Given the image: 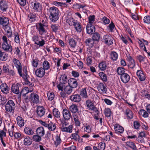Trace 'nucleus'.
<instances>
[{
    "label": "nucleus",
    "mask_w": 150,
    "mask_h": 150,
    "mask_svg": "<svg viewBox=\"0 0 150 150\" xmlns=\"http://www.w3.org/2000/svg\"><path fill=\"white\" fill-rule=\"evenodd\" d=\"M47 23L45 22L42 20L41 22L37 23L36 27L37 30L39 32V35H43L47 33L46 29L47 28Z\"/></svg>",
    "instance_id": "f257e3e1"
},
{
    "label": "nucleus",
    "mask_w": 150,
    "mask_h": 150,
    "mask_svg": "<svg viewBox=\"0 0 150 150\" xmlns=\"http://www.w3.org/2000/svg\"><path fill=\"white\" fill-rule=\"evenodd\" d=\"M50 15V18L52 22H55L59 18V10L58 8L55 7H52L50 8L49 10Z\"/></svg>",
    "instance_id": "f03ea898"
},
{
    "label": "nucleus",
    "mask_w": 150,
    "mask_h": 150,
    "mask_svg": "<svg viewBox=\"0 0 150 150\" xmlns=\"http://www.w3.org/2000/svg\"><path fill=\"white\" fill-rule=\"evenodd\" d=\"M2 40L3 42L1 46L2 49L6 52L11 53L13 50L12 47L10 44H8L6 36L5 35L3 36Z\"/></svg>",
    "instance_id": "7ed1b4c3"
},
{
    "label": "nucleus",
    "mask_w": 150,
    "mask_h": 150,
    "mask_svg": "<svg viewBox=\"0 0 150 150\" xmlns=\"http://www.w3.org/2000/svg\"><path fill=\"white\" fill-rule=\"evenodd\" d=\"M59 79L60 81L59 83L57 85V87L59 90L63 91L64 85L68 82L67 76L65 74L61 75Z\"/></svg>",
    "instance_id": "20e7f679"
},
{
    "label": "nucleus",
    "mask_w": 150,
    "mask_h": 150,
    "mask_svg": "<svg viewBox=\"0 0 150 150\" xmlns=\"http://www.w3.org/2000/svg\"><path fill=\"white\" fill-rule=\"evenodd\" d=\"M15 108V103L12 100H8L5 105V110L9 112H13Z\"/></svg>",
    "instance_id": "39448f33"
},
{
    "label": "nucleus",
    "mask_w": 150,
    "mask_h": 150,
    "mask_svg": "<svg viewBox=\"0 0 150 150\" xmlns=\"http://www.w3.org/2000/svg\"><path fill=\"white\" fill-rule=\"evenodd\" d=\"M114 39L110 35H105L103 37L102 42L108 46H109L113 44Z\"/></svg>",
    "instance_id": "423d86ee"
},
{
    "label": "nucleus",
    "mask_w": 150,
    "mask_h": 150,
    "mask_svg": "<svg viewBox=\"0 0 150 150\" xmlns=\"http://www.w3.org/2000/svg\"><path fill=\"white\" fill-rule=\"evenodd\" d=\"M29 100L31 103H38L39 102L38 95L35 93H32L30 96Z\"/></svg>",
    "instance_id": "0eeeda50"
},
{
    "label": "nucleus",
    "mask_w": 150,
    "mask_h": 150,
    "mask_svg": "<svg viewBox=\"0 0 150 150\" xmlns=\"http://www.w3.org/2000/svg\"><path fill=\"white\" fill-rule=\"evenodd\" d=\"M9 23V18L2 16H0V27L2 28L6 27Z\"/></svg>",
    "instance_id": "6e6552de"
},
{
    "label": "nucleus",
    "mask_w": 150,
    "mask_h": 150,
    "mask_svg": "<svg viewBox=\"0 0 150 150\" xmlns=\"http://www.w3.org/2000/svg\"><path fill=\"white\" fill-rule=\"evenodd\" d=\"M31 4L33 7V9L35 11L40 12L42 11V5L40 3L35 1L31 2Z\"/></svg>",
    "instance_id": "1a4fd4ad"
},
{
    "label": "nucleus",
    "mask_w": 150,
    "mask_h": 150,
    "mask_svg": "<svg viewBox=\"0 0 150 150\" xmlns=\"http://www.w3.org/2000/svg\"><path fill=\"white\" fill-rule=\"evenodd\" d=\"M13 62L15 65L19 75L22 76L21 71L22 67L19 61L16 58H14L13 60Z\"/></svg>",
    "instance_id": "9d476101"
},
{
    "label": "nucleus",
    "mask_w": 150,
    "mask_h": 150,
    "mask_svg": "<svg viewBox=\"0 0 150 150\" xmlns=\"http://www.w3.org/2000/svg\"><path fill=\"white\" fill-rule=\"evenodd\" d=\"M70 110L71 112H84L85 111L83 110V108L81 107H78L76 105H72L70 107Z\"/></svg>",
    "instance_id": "9b49d317"
},
{
    "label": "nucleus",
    "mask_w": 150,
    "mask_h": 150,
    "mask_svg": "<svg viewBox=\"0 0 150 150\" xmlns=\"http://www.w3.org/2000/svg\"><path fill=\"white\" fill-rule=\"evenodd\" d=\"M86 104L87 106L90 110H93L95 112H98V109L95 107L94 104L90 100H87L86 101Z\"/></svg>",
    "instance_id": "f8f14e48"
},
{
    "label": "nucleus",
    "mask_w": 150,
    "mask_h": 150,
    "mask_svg": "<svg viewBox=\"0 0 150 150\" xmlns=\"http://www.w3.org/2000/svg\"><path fill=\"white\" fill-rule=\"evenodd\" d=\"M68 83L69 86L73 88H76L78 85L76 79L74 78L69 79L68 81Z\"/></svg>",
    "instance_id": "ddd939ff"
},
{
    "label": "nucleus",
    "mask_w": 150,
    "mask_h": 150,
    "mask_svg": "<svg viewBox=\"0 0 150 150\" xmlns=\"http://www.w3.org/2000/svg\"><path fill=\"white\" fill-rule=\"evenodd\" d=\"M45 70L41 67L37 69L35 71L36 76L39 78H42L45 75Z\"/></svg>",
    "instance_id": "4468645a"
},
{
    "label": "nucleus",
    "mask_w": 150,
    "mask_h": 150,
    "mask_svg": "<svg viewBox=\"0 0 150 150\" xmlns=\"http://www.w3.org/2000/svg\"><path fill=\"white\" fill-rule=\"evenodd\" d=\"M21 85L19 83L13 84L11 88V91L15 94H18L20 93L19 87Z\"/></svg>",
    "instance_id": "2eb2a0df"
},
{
    "label": "nucleus",
    "mask_w": 150,
    "mask_h": 150,
    "mask_svg": "<svg viewBox=\"0 0 150 150\" xmlns=\"http://www.w3.org/2000/svg\"><path fill=\"white\" fill-rule=\"evenodd\" d=\"M0 88L3 93L7 94L9 93L10 88L6 83H4L1 84Z\"/></svg>",
    "instance_id": "dca6fc26"
},
{
    "label": "nucleus",
    "mask_w": 150,
    "mask_h": 150,
    "mask_svg": "<svg viewBox=\"0 0 150 150\" xmlns=\"http://www.w3.org/2000/svg\"><path fill=\"white\" fill-rule=\"evenodd\" d=\"M0 8L3 11H6L8 8V6L5 0H1L0 1Z\"/></svg>",
    "instance_id": "f3484780"
},
{
    "label": "nucleus",
    "mask_w": 150,
    "mask_h": 150,
    "mask_svg": "<svg viewBox=\"0 0 150 150\" xmlns=\"http://www.w3.org/2000/svg\"><path fill=\"white\" fill-rule=\"evenodd\" d=\"M86 29L87 33L90 34H92L95 30L94 26L91 24H88Z\"/></svg>",
    "instance_id": "a211bd4d"
},
{
    "label": "nucleus",
    "mask_w": 150,
    "mask_h": 150,
    "mask_svg": "<svg viewBox=\"0 0 150 150\" xmlns=\"http://www.w3.org/2000/svg\"><path fill=\"white\" fill-rule=\"evenodd\" d=\"M97 88L98 91H101L104 93H106L107 91L106 86H105L103 83H100L97 86Z\"/></svg>",
    "instance_id": "6ab92c4d"
},
{
    "label": "nucleus",
    "mask_w": 150,
    "mask_h": 150,
    "mask_svg": "<svg viewBox=\"0 0 150 150\" xmlns=\"http://www.w3.org/2000/svg\"><path fill=\"white\" fill-rule=\"evenodd\" d=\"M122 81L124 83H127L130 80V76L127 73H125L120 76Z\"/></svg>",
    "instance_id": "aec40b11"
},
{
    "label": "nucleus",
    "mask_w": 150,
    "mask_h": 150,
    "mask_svg": "<svg viewBox=\"0 0 150 150\" xmlns=\"http://www.w3.org/2000/svg\"><path fill=\"white\" fill-rule=\"evenodd\" d=\"M70 99L74 102L78 103L81 101V96L80 95H72L70 97Z\"/></svg>",
    "instance_id": "412c9836"
},
{
    "label": "nucleus",
    "mask_w": 150,
    "mask_h": 150,
    "mask_svg": "<svg viewBox=\"0 0 150 150\" xmlns=\"http://www.w3.org/2000/svg\"><path fill=\"white\" fill-rule=\"evenodd\" d=\"M137 75L141 81H143L145 79V77L142 71L141 70H138L137 72Z\"/></svg>",
    "instance_id": "4be33fe9"
},
{
    "label": "nucleus",
    "mask_w": 150,
    "mask_h": 150,
    "mask_svg": "<svg viewBox=\"0 0 150 150\" xmlns=\"http://www.w3.org/2000/svg\"><path fill=\"white\" fill-rule=\"evenodd\" d=\"M114 129L116 133L117 134L122 133L124 130L123 127L119 125H115V126Z\"/></svg>",
    "instance_id": "5701e85b"
},
{
    "label": "nucleus",
    "mask_w": 150,
    "mask_h": 150,
    "mask_svg": "<svg viewBox=\"0 0 150 150\" xmlns=\"http://www.w3.org/2000/svg\"><path fill=\"white\" fill-rule=\"evenodd\" d=\"M73 126L72 125H69L68 127H65L64 126H62L60 127V129L62 132L71 133L72 131Z\"/></svg>",
    "instance_id": "b1692460"
},
{
    "label": "nucleus",
    "mask_w": 150,
    "mask_h": 150,
    "mask_svg": "<svg viewBox=\"0 0 150 150\" xmlns=\"http://www.w3.org/2000/svg\"><path fill=\"white\" fill-rule=\"evenodd\" d=\"M32 140L30 137L29 136L25 137L23 143L25 145H30L32 144Z\"/></svg>",
    "instance_id": "393cba45"
},
{
    "label": "nucleus",
    "mask_w": 150,
    "mask_h": 150,
    "mask_svg": "<svg viewBox=\"0 0 150 150\" xmlns=\"http://www.w3.org/2000/svg\"><path fill=\"white\" fill-rule=\"evenodd\" d=\"M98 75L100 79L104 82H106L108 81L107 76L106 74L102 72H100Z\"/></svg>",
    "instance_id": "a878e982"
},
{
    "label": "nucleus",
    "mask_w": 150,
    "mask_h": 150,
    "mask_svg": "<svg viewBox=\"0 0 150 150\" xmlns=\"http://www.w3.org/2000/svg\"><path fill=\"white\" fill-rule=\"evenodd\" d=\"M24 131L25 134L29 135H32L34 134L32 129L29 127H26L24 128Z\"/></svg>",
    "instance_id": "bb28decb"
},
{
    "label": "nucleus",
    "mask_w": 150,
    "mask_h": 150,
    "mask_svg": "<svg viewBox=\"0 0 150 150\" xmlns=\"http://www.w3.org/2000/svg\"><path fill=\"white\" fill-rule=\"evenodd\" d=\"M8 58V54L4 52H3L0 50V59L1 60L5 61Z\"/></svg>",
    "instance_id": "cd10ccee"
},
{
    "label": "nucleus",
    "mask_w": 150,
    "mask_h": 150,
    "mask_svg": "<svg viewBox=\"0 0 150 150\" xmlns=\"http://www.w3.org/2000/svg\"><path fill=\"white\" fill-rule=\"evenodd\" d=\"M36 134L40 136H43L45 134V131L42 127H38L36 130Z\"/></svg>",
    "instance_id": "c85d7f7f"
},
{
    "label": "nucleus",
    "mask_w": 150,
    "mask_h": 150,
    "mask_svg": "<svg viewBox=\"0 0 150 150\" xmlns=\"http://www.w3.org/2000/svg\"><path fill=\"white\" fill-rule=\"evenodd\" d=\"M86 88L81 89L80 91V95L83 98H87L88 96L87 94L86 90Z\"/></svg>",
    "instance_id": "c756f323"
},
{
    "label": "nucleus",
    "mask_w": 150,
    "mask_h": 150,
    "mask_svg": "<svg viewBox=\"0 0 150 150\" xmlns=\"http://www.w3.org/2000/svg\"><path fill=\"white\" fill-rule=\"evenodd\" d=\"M94 41L93 39L88 38L86 40L85 42L86 45L89 46L90 47H92L94 45Z\"/></svg>",
    "instance_id": "7c9ffc66"
},
{
    "label": "nucleus",
    "mask_w": 150,
    "mask_h": 150,
    "mask_svg": "<svg viewBox=\"0 0 150 150\" xmlns=\"http://www.w3.org/2000/svg\"><path fill=\"white\" fill-rule=\"evenodd\" d=\"M33 89L32 88V89H29L28 87H25L24 88L22 89L20 93L21 94H22L23 95H26L29 92H31L33 91Z\"/></svg>",
    "instance_id": "2f4dec72"
},
{
    "label": "nucleus",
    "mask_w": 150,
    "mask_h": 150,
    "mask_svg": "<svg viewBox=\"0 0 150 150\" xmlns=\"http://www.w3.org/2000/svg\"><path fill=\"white\" fill-rule=\"evenodd\" d=\"M100 38V35L99 33L95 32L93 34L92 39L94 41L99 42Z\"/></svg>",
    "instance_id": "473e14b6"
},
{
    "label": "nucleus",
    "mask_w": 150,
    "mask_h": 150,
    "mask_svg": "<svg viewBox=\"0 0 150 150\" xmlns=\"http://www.w3.org/2000/svg\"><path fill=\"white\" fill-rule=\"evenodd\" d=\"M42 67L45 70L49 69L50 67V65L49 62L47 60H45L42 63Z\"/></svg>",
    "instance_id": "72a5a7b5"
},
{
    "label": "nucleus",
    "mask_w": 150,
    "mask_h": 150,
    "mask_svg": "<svg viewBox=\"0 0 150 150\" xmlns=\"http://www.w3.org/2000/svg\"><path fill=\"white\" fill-rule=\"evenodd\" d=\"M72 88H71L69 85L66 86L64 88V92L67 94L69 95L71 94L72 91Z\"/></svg>",
    "instance_id": "f704fd0d"
},
{
    "label": "nucleus",
    "mask_w": 150,
    "mask_h": 150,
    "mask_svg": "<svg viewBox=\"0 0 150 150\" xmlns=\"http://www.w3.org/2000/svg\"><path fill=\"white\" fill-rule=\"evenodd\" d=\"M22 76L19 75L20 76L22 77L23 78H26V77H29L28 74V71L27 70V68L26 66L24 67L23 69V73H22V70L21 71Z\"/></svg>",
    "instance_id": "c9c22d12"
},
{
    "label": "nucleus",
    "mask_w": 150,
    "mask_h": 150,
    "mask_svg": "<svg viewBox=\"0 0 150 150\" xmlns=\"http://www.w3.org/2000/svg\"><path fill=\"white\" fill-rule=\"evenodd\" d=\"M17 124L20 127H22L24 126V120L22 119V117L18 116L16 118Z\"/></svg>",
    "instance_id": "e433bc0d"
},
{
    "label": "nucleus",
    "mask_w": 150,
    "mask_h": 150,
    "mask_svg": "<svg viewBox=\"0 0 150 150\" xmlns=\"http://www.w3.org/2000/svg\"><path fill=\"white\" fill-rule=\"evenodd\" d=\"M116 71L117 72V74L119 75H120V76L125 74V69L122 67H118L117 70Z\"/></svg>",
    "instance_id": "4c0bfd02"
},
{
    "label": "nucleus",
    "mask_w": 150,
    "mask_h": 150,
    "mask_svg": "<svg viewBox=\"0 0 150 150\" xmlns=\"http://www.w3.org/2000/svg\"><path fill=\"white\" fill-rule=\"evenodd\" d=\"M28 77H26V78H23L25 81V84L29 85L30 88L32 89V87L34 86V84L33 83H31L29 81V79H28Z\"/></svg>",
    "instance_id": "58836bf2"
},
{
    "label": "nucleus",
    "mask_w": 150,
    "mask_h": 150,
    "mask_svg": "<svg viewBox=\"0 0 150 150\" xmlns=\"http://www.w3.org/2000/svg\"><path fill=\"white\" fill-rule=\"evenodd\" d=\"M73 26H74L77 32H80L81 31V25L79 22L77 21Z\"/></svg>",
    "instance_id": "ea45409f"
},
{
    "label": "nucleus",
    "mask_w": 150,
    "mask_h": 150,
    "mask_svg": "<svg viewBox=\"0 0 150 150\" xmlns=\"http://www.w3.org/2000/svg\"><path fill=\"white\" fill-rule=\"evenodd\" d=\"M110 57L113 61H116L118 57L117 54L115 52L112 51L110 53Z\"/></svg>",
    "instance_id": "a19ab883"
},
{
    "label": "nucleus",
    "mask_w": 150,
    "mask_h": 150,
    "mask_svg": "<svg viewBox=\"0 0 150 150\" xmlns=\"http://www.w3.org/2000/svg\"><path fill=\"white\" fill-rule=\"evenodd\" d=\"M98 67L101 71L105 70L107 67V65L105 62H102L99 64Z\"/></svg>",
    "instance_id": "79ce46f5"
},
{
    "label": "nucleus",
    "mask_w": 150,
    "mask_h": 150,
    "mask_svg": "<svg viewBox=\"0 0 150 150\" xmlns=\"http://www.w3.org/2000/svg\"><path fill=\"white\" fill-rule=\"evenodd\" d=\"M78 131H76V133L71 134L70 138L72 139H74L75 141L78 140L80 139V137L78 135Z\"/></svg>",
    "instance_id": "37998d69"
},
{
    "label": "nucleus",
    "mask_w": 150,
    "mask_h": 150,
    "mask_svg": "<svg viewBox=\"0 0 150 150\" xmlns=\"http://www.w3.org/2000/svg\"><path fill=\"white\" fill-rule=\"evenodd\" d=\"M77 21L72 17H70L67 20V22L70 26H73Z\"/></svg>",
    "instance_id": "c03bdc74"
},
{
    "label": "nucleus",
    "mask_w": 150,
    "mask_h": 150,
    "mask_svg": "<svg viewBox=\"0 0 150 150\" xmlns=\"http://www.w3.org/2000/svg\"><path fill=\"white\" fill-rule=\"evenodd\" d=\"M29 18V20L31 22L34 21L36 18V14L35 13H30L28 15Z\"/></svg>",
    "instance_id": "a18cd8bd"
},
{
    "label": "nucleus",
    "mask_w": 150,
    "mask_h": 150,
    "mask_svg": "<svg viewBox=\"0 0 150 150\" xmlns=\"http://www.w3.org/2000/svg\"><path fill=\"white\" fill-rule=\"evenodd\" d=\"M56 127V125L54 123L50 122L48 124L47 127L48 128L49 130L52 131L55 129Z\"/></svg>",
    "instance_id": "49530a36"
},
{
    "label": "nucleus",
    "mask_w": 150,
    "mask_h": 150,
    "mask_svg": "<svg viewBox=\"0 0 150 150\" xmlns=\"http://www.w3.org/2000/svg\"><path fill=\"white\" fill-rule=\"evenodd\" d=\"M14 41L17 43H19L20 42V39L18 33L16 32L14 33Z\"/></svg>",
    "instance_id": "de8ad7c7"
},
{
    "label": "nucleus",
    "mask_w": 150,
    "mask_h": 150,
    "mask_svg": "<svg viewBox=\"0 0 150 150\" xmlns=\"http://www.w3.org/2000/svg\"><path fill=\"white\" fill-rule=\"evenodd\" d=\"M69 43L71 47L75 48L76 46V42L74 39L71 38L69 40Z\"/></svg>",
    "instance_id": "09e8293b"
},
{
    "label": "nucleus",
    "mask_w": 150,
    "mask_h": 150,
    "mask_svg": "<svg viewBox=\"0 0 150 150\" xmlns=\"http://www.w3.org/2000/svg\"><path fill=\"white\" fill-rule=\"evenodd\" d=\"M41 136L37 134V135H34L33 136V139L34 141L39 142L42 139L41 137Z\"/></svg>",
    "instance_id": "8fccbe9b"
},
{
    "label": "nucleus",
    "mask_w": 150,
    "mask_h": 150,
    "mask_svg": "<svg viewBox=\"0 0 150 150\" xmlns=\"http://www.w3.org/2000/svg\"><path fill=\"white\" fill-rule=\"evenodd\" d=\"M127 144L129 147L133 149L134 150H136L137 148L134 144V143L132 142H127Z\"/></svg>",
    "instance_id": "3c124183"
},
{
    "label": "nucleus",
    "mask_w": 150,
    "mask_h": 150,
    "mask_svg": "<svg viewBox=\"0 0 150 150\" xmlns=\"http://www.w3.org/2000/svg\"><path fill=\"white\" fill-rule=\"evenodd\" d=\"M56 140L54 142V144L57 147L61 143V140L60 136L57 135L56 137Z\"/></svg>",
    "instance_id": "603ef678"
},
{
    "label": "nucleus",
    "mask_w": 150,
    "mask_h": 150,
    "mask_svg": "<svg viewBox=\"0 0 150 150\" xmlns=\"http://www.w3.org/2000/svg\"><path fill=\"white\" fill-rule=\"evenodd\" d=\"M39 60L37 58L33 59L32 62V65L34 67H37L38 66Z\"/></svg>",
    "instance_id": "864d4df0"
},
{
    "label": "nucleus",
    "mask_w": 150,
    "mask_h": 150,
    "mask_svg": "<svg viewBox=\"0 0 150 150\" xmlns=\"http://www.w3.org/2000/svg\"><path fill=\"white\" fill-rule=\"evenodd\" d=\"M51 27L52 29V31L56 33L58 30L59 26L57 25L52 24L51 25Z\"/></svg>",
    "instance_id": "5fc2aeb1"
},
{
    "label": "nucleus",
    "mask_w": 150,
    "mask_h": 150,
    "mask_svg": "<svg viewBox=\"0 0 150 150\" xmlns=\"http://www.w3.org/2000/svg\"><path fill=\"white\" fill-rule=\"evenodd\" d=\"M108 27L110 31L112 32L113 31L114 29L115 28V25L113 23L112 21L108 25Z\"/></svg>",
    "instance_id": "6e6d98bb"
},
{
    "label": "nucleus",
    "mask_w": 150,
    "mask_h": 150,
    "mask_svg": "<svg viewBox=\"0 0 150 150\" xmlns=\"http://www.w3.org/2000/svg\"><path fill=\"white\" fill-rule=\"evenodd\" d=\"M38 41V42H35V44H36L38 45L39 47L43 46L45 44V40L43 39H41V41Z\"/></svg>",
    "instance_id": "4d7b16f0"
},
{
    "label": "nucleus",
    "mask_w": 150,
    "mask_h": 150,
    "mask_svg": "<svg viewBox=\"0 0 150 150\" xmlns=\"http://www.w3.org/2000/svg\"><path fill=\"white\" fill-rule=\"evenodd\" d=\"M147 112L144 109H141L139 112H150V104H149L146 106Z\"/></svg>",
    "instance_id": "13d9d810"
},
{
    "label": "nucleus",
    "mask_w": 150,
    "mask_h": 150,
    "mask_svg": "<svg viewBox=\"0 0 150 150\" xmlns=\"http://www.w3.org/2000/svg\"><path fill=\"white\" fill-rule=\"evenodd\" d=\"M1 69L4 73H6L8 72L9 70V66L7 64L4 65L3 67V68Z\"/></svg>",
    "instance_id": "bf43d9fd"
},
{
    "label": "nucleus",
    "mask_w": 150,
    "mask_h": 150,
    "mask_svg": "<svg viewBox=\"0 0 150 150\" xmlns=\"http://www.w3.org/2000/svg\"><path fill=\"white\" fill-rule=\"evenodd\" d=\"M129 64H128V67L131 69H133L135 66V63L134 60L129 62Z\"/></svg>",
    "instance_id": "052dcab7"
},
{
    "label": "nucleus",
    "mask_w": 150,
    "mask_h": 150,
    "mask_svg": "<svg viewBox=\"0 0 150 150\" xmlns=\"http://www.w3.org/2000/svg\"><path fill=\"white\" fill-rule=\"evenodd\" d=\"M144 21L145 23L150 24V16L148 15L145 16Z\"/></svg>",
    "instance_id": "680f3d73"
},
{
    "label": "nucleus",
    "mask_w": 150,
    "mask_h": 150,
    "mask_svg": "<svg viewBox=\"0 0 150 150\" xmlns=\"http://www.w3.org/2000/svg\"><path fill=\"white\" fill-rule=\"evenodd\" d=\"M105 144L103 142L100 143L98 146L100 150H104L105 147Z\"/></svg>",
    "instance_id": "e2e57ef3"
},
{
    "label": "nucleus",
    "mask_w": 150,
    "mask_h": 150,
    "mask_svg": "<svg viewBox=\"0 0 150 150\" xmlns=\"http://www.w3.org/2000/svg\"><path fill=\"white\" fill-rule=\"evenodd\" d=\"M45 110L42 106H38L37 108V112H45Z\"/></svg>",
    "instance_id": "0e129e2a"
},
{
    "label": "nucleus",
    "mask_w": 150,
    "mask_h": 150,
    "mask_svg": "<svg viewBox=\"0 0 150 150\" xmlns=\"http://www.w3.org/2000/svg\"><path fill=\"white\" fill-rule=\"evenodd\" d=\"M102 21L103 22L104 24L105 25L108 24H109L110 22V20L105 16H104L102 19Z\"/></svg>",
    "instance_id": "69168bd1"
},
{
    "label": "nucleus",
    "mask_w": 150,
    "mask_h": 150,
    "mask_svg": "<svg viewBox=\"0 0 150 150\" xmlns=\"http://www.w3.org/2000/svg\"><path fill=\"white\" fill-rule=\"evenodd\" d=\"M48 99L50 100H52L54 97V94L52 93H50L47 94Z\"/></svg>",
    "instance_id": "338daca9"
},
{
    "label": "nucleus",
    "mask_w": 150,
    "mask_h": 150,
    "mask_svg": "<svg viewBox=\"0 0 150 150\" xmlns=\"http://www.w3.org/2000/svg\"><path fill=\"white\" fill-rule=\"evenodd\" d=\"M72 76L74 78L78 77L79 76V72L75 71L73 70L71 72Z\"/></svg>",
    "instance_id": "774afa93"
}]
</instances>
